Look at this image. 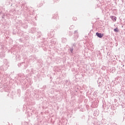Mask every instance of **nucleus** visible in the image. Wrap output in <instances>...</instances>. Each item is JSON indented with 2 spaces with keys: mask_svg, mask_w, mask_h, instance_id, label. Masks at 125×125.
Instances as JSON below:
<instances>
[{
  "mask_svg": "<svg viewBox=\"0 0 125 125\" xmlns=\"http://www.w3.org/2000/svg\"><path fill=\"white\" fill-rule=\"evenodd\" d=\"M71 52H73V49H71Z\"/></svg>",
  "mask_w": 125,
  "mask_h": 125,
  "instance_id": "4",
  "label": "nucleus"
},
{
  "mask_svg": "<svg viewBox=\"0 0 125 125\" xmlns=\"http://www.w3.org/2000/svg\"><path fill=\"white\" fill-rule=\"evenodd\" d=\"M114 32H119V28L118 27H116L115 29H114Z\"/></svg>",
  "mask_w": 125,
  "mask_h": 125,
  "instance_id": "3",
  "label": "nucleus"
},
{
  "mask_svg": "<svg viewBox=\"0 0 125 125\" xmlns=\"http://www.w3.org/2000/svg\"><path fill=\"white\" fill-rule=\"evenodd\" d=\"M111 19L113 21V22H116L117 21V17L114 16H110Z\"/></svg>",
  "mask_w": 125,
  "mask_h": 125,
  "instance_id": "2",
  "label": "nucleus"
},
{
  "mask_svg": "<svg viewBox=\"0 0 125 125\" xmlns=\"http://www.w3.org/2000/svg\"><path fill=\"white\" fill-rule=\"evenodd\" d=\"M96 35L97 37H98V38H100V39H101V38H102L104 36V34H101L98 32L96 33Z\"/></svg>",
  "mask_w": 125,
  "mask_h": 125,
  "instance_id": "1",
  "label": "nucleus"
}]
</instances>
